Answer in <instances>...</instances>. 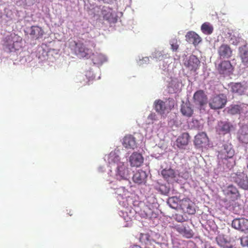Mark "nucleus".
<instances>
[{
    "instance_id": "20",
    "label": "nucleus",
    "mask_w": 248,
    "mask_h": 248,
    "mask_svg": "<svg viewBox=\"0 0 248 248\" xmlns=\"http://www.w3.org/2000/svg\"><path fill=\"white\" fill-rule=\"evenodd\" d=\"M123 145L126 148L134 149L137 147L135 138L131 135L125 136L123 140Z\"/></svg>"
},
{
    "instance_id": "36",
    "label": "nucleus",
    "mask_w": 248,
    "mask_h": 248,
    "mask_svg": "<svg viewBox=\"0 0 248 248\" xmlns=\"http://www.w3.org/2000/svg\"><path fill=\"white\" fill-rule=\"evenodd\" d=\"M175 218L179 222H182L185 220L184 217L182 215H176Z\"/></svg>"
},
{
    "instance_id": "3",
    "label": "nucleus",
    "mask_w": 248,
    "mask_h": 248,
    "mask_svg": "<svg viewBox=\"0 0 248 248\" xmlns=\"http://www.w3.org/2000/svg\"><path fill=\"white\" fill-rule=\"evenodd\" d=\"M234 155V151L231 145L226 144L223 145L220 157L223 160V163L226 164L227 168L229 170H231L235 164V161L232 158Z\"/></svg>"
},
{
    "instance_id": "13",
    "label": "nucleus",
    "mask_w": 248,
    "mask_h": 248,
    "mask_svg": "<svg viewBox=\"0 0 248 248\" xmlns=\"http://www.w3.org/2000/svg\"><path fill=\"white\" fill-rule=\"evenodd\" d=\"M200 64V61L195 55H190L188 59L185 61L184 65L190 71H196Z\"/></svg>"
},
{
    "instance_id": "18",
    "label": "nucleus",
    "mask_w": 248,
    "mask_h": 248,
    "mask_svg": "<svg viewBox=\"0 0 248 248\" xmlns=\"http://www.w3.org/2000/svg\"><path fill=\"white\" fill-rule=\"evenodd\" d=\"M102 15L104 19L108 21L110 23H115L117 21V16L112 9L107 8L102 11Z\"/></svg>"
},
{
    "instance_id": "10",
    "label": "nucleus",
    "mask_w": 248,
    "mask_h": 248,
    "mask_svg": "<svg viewBox=\"0 0 248 248\" xmlns=\"http://www.w3.org/2000/svg\"><path fill=\"white\" fill-rule=\"evenodd\" d=\"M118 152V151L116 150L111 151L106 157L110 167L116 166L117 170H120L122 162Z\"/></svg>"
},
{
    "instance_id": "24",
    "label": "nucleus",
    "mask_w": 248,
    "mask_h": 248,
    "mask_svg": "<svg viewBox=\"0 0 248 248\" xmlns=\"http://www.w3.org/2000/svg\"><path fill=\"white\" fill-rule=\"evenodd\" d=\"M135 173L133 176L134 182L138 184H141L145 182L147 177L146 171H134Z\"/></svg>"
},
{
    "instance_id": "23",
    "label": "nucleus",
    "mask_w": 248,
    "mask_h": 248,
    "mask_svg": "<svg viewBox=\"0 0 248 248\" xmlns=\"http://www.w3.org/2000/svg\"><path fill=\"white\" fill-rule=\"evenodd\" d=\"M239 55L242 63L244 65L248 66V46L247 45L239 47Z\"/></svg>"
},
{
    "instance_id": "34",
    "label": "nucleus",
    "mask_w": 248,
    "mask_h": 248,
    "mask_svg": "<svg viewBox=\"0 0 248 248\" xmlns=\"http://www.w3.org/2000/svg\"><path fill=\"white\" fill-rule=\"evenodd\" d=\"M240 240L241 244L243 247H248V236H242Z\"/></svg>"
},
{
    "instance_id": "29",
    "label": "nucleus",
    "mask_w": 248,
    "mask_h": 248,
    "mask_svg": "<svg viewBox=\"0 0 248 248\" xmlns=\"http://www.w3.org/2000/svg\"><path fill=\"white\" fill-rule=\"evenodd\" d=\"M242 110V108L238 105H232L228 108L227 112L231 115L240 114Z\"/></svg>"
},
{
    "instance_id": "30",
    "label": "nucleus",
    "mask_w": 248,
    "mask_h": 248,
    "mask_svg": "<svg viewBox=\"0 0 248 248\" xmlns=\"http://www.w3.org/2000/svg\"><path fill=\"white\" fill-rule=\"evenodd\" d=\"M201 30L206 34H211L213 31V27L209 23H204L201 26Z\"/></svg>"
},
{
    "instance_id": "2",
    "label": "nucleus",
    "mask_w": 248,
    "mask_h": 248,
    "mask_svg": "<svg viewBox=\"0 0 248 248\" xmlns=\"http://www.w3.org/2000/svg\"><path fill=\"white\" fill-rule=\"evenodd\" d=\"M175 101L172 98H169L163 101L160 99L156 100L154 104L155 111L161 115L166 112H169L174 107Z\"/></svg>"
},
{
    "instance_id": "17",
    "label": "nucleus",
    "mask_w": 248,
    "mask_h": 248,
    "mask_svg": "<svg viewBox=\"0 0 248 248\" xmlns=\"http://www.w3.org/2000/svg\"><path fill=\"white\" fill-rule=\"evenodd\" d=\"M129 162L131 166L139 167L143 163V157L140 154L134 152L129 157Z\"/></svg>"
},
{
    "instance_id": "26",
    "label": "nucleus",
    "mask_w": 248,
    "mask_h": 248,
    "mask_svg": "<svg viewBox=\"0 0 248 248\" xmlns=\"http://www.w3.org/2000/svg\"><path fill=\"white\" fill-rule=\"evenodd\" d=\"M231 91L238 95H242L246 91L245 87L241 83H232L230 84Z\"/></svg>"
},
{
    "instance_id": "5",
    "label": "nucleus",
    "mask_w": 248,
    "mask_h": 248,
    "mask_svg": "<svg viewBox=\"0 0 248 248\" xmlns=\"http://www.w3.org/2000/svg\"><path fill=\"white\" fill-rule=\"evenodd\" d=\"M232 181L234 182L242 188L248 189V177L244 171H237L231 174Z\"/></svg>"
},
{
    "instance_id": "11",
    "label": "nucleus",
    "mask_w": 248,
    "mask_h": 248,
    "mask_svg": "<svg viewBox=\"0 0 248 248\" xmlns=\"http://www.w3.org/2000/svg\"><path fill=\"white\" fill-rule=\"evenodd\" d=\"M173 228L185 238H190L194 235L192 230L187 224H178L175 225Z\"/></svg>"
},
{
    "instance_id": "38",
    "label": "nucleus",
    "mask_w": 248,
    "mask_h": 248,
    "mask_svg": "<svg viewBox=\"0 0 248 248\" xmlns=\"http://www.w3.org/2000/svg\"><path fill=\"white\" fill-rule=\"evenodd\" d=\"M169 171H161V174L162 175L164 176V177L167 179L169 178V177H170V175L169 174H168V172H169Z\"/></svg>"
},
{
    "instance_id": "8",
    "label": "nucleus",
    "mask_w": 248,
    "mask_h": 248,
    "mask_svg": "<svg viewBox=\"0 0 248 248\" xmlns=\"http://www.w3.org/2000/svg\"><path fill=\"white\" fill-rule=\"evenodd\" d=\"M216 68L220 75L229 76L232 72L233 67L229 61H222L219 64L216 65Z\"/></svg>"
},
{
    "instance_id": "37",
    "label": "nucleus",
    "mask_w": 248,
    "mask_h": 248,
    "mask_svg": "<svg viewBox=\"0 0 248 248\" xmlns=\"http://www.w3.org/2000/svg\"><path fill=\"white\" fill-rule=\"evenodd\" d=\"M175 200L176 199L174 197L170 198L168 200V203L170 204V206L173 208H174L175 207L171 204V203H176L175 201Z\"/></svg>"
},
{
    "instance_id": "31",
    "label": "nucleus",
    "mask_w": 248,
    "mask_h": 248,
    "mask_svg": "<svg viewBox=\"0 0 248 248\" xmlns=\"http://www.w3.org/2000/svg\"><path fill=\"white\" fill-rule=\"evenodd\" d=\"M140 240L141 243L146 244L150 241L151 236L148 233H141Z\"/></svg>"
},
{
    "instance_id": "9",
    "label": "nucleus",
    "mask_w": 248,
    "mask_h": 248,
    "mask_svg": "<svg viewBox=\"0 0 248 248\" xmlns=\"http://www.w3.org/2000/svg\"><path fill=\"white\" fill-rule=\"evenodd\" d=\"M224 194L230 198L232 201H235L240 198V194L236 186L230 185L222 190Z\"/></svg>"
},
{
    "instance_id": "28",
    "label": "nucleus",
    "mask_w": 248,
    "mask_h": 248,
    "mask_svg": "<svg viewBox=\"0 0 248 248\" xmlns=\"http://www.w3.org/2000/svg\"><path fill=\"white\" fill-rule=\"evenodd\" d=\"M216 241L217 244L223 248H230V242L224 237V235H219L216 237Z\"/></svg>"
},
{
    "instance_id": "27",
    "label": "nucleus",
    "mask_w": 248,
    "mask_h": 248,
    "mask_svg": "<svg viewBox=\"0 0 248 248\" xmlns=\"http://www.w3.org/2000/svg\"><path fill=\"white\" fill-rule=\"evenodd\" d=\"M189 136L187 133H184L177 139V143L179 147L186 146L188 144Z\"/></svg>"
},
{
    "instance_id": "14",
    "label": "nucleus",
    "mask_w": 248,
    "mask_h": 248,
    "mask_svg": "<svg viewBox=\"0 0 248 248\" xmlns=\"http://www.w3.org/2000/svg\"><path fill=\"white\" fill-rule=\"evenodd\" d=\"M217 53L220 59H229L232 55V50L229 45L223 44L218 47Z\"/></svg>"
},
{
    "instance_id": "21",
    "label": "nucleus",
    "mask_w": 248,
    "mask_h": 248,
    "mask_svg": "<svg viewBox=\"0 0 248 248\" xmlns=\"http://www.w3.org/2000/svg\"><path fill=\"white\" fill-rule=\"evenodd\" d=\"M29 34L33 39L37 40L42 38L44 31L38 26H32L30 28Z\"/></svg>"
},
{
    "instance_id": "6",
    "label": "nucleus",
    "mask_w": 248,
    "mask_h": 248,
    "mask_svg": "<svg viewBox=\"0 0 248 248\" xmlns=\"http://www.w3.org/2000/svg\"><path fill=\"white\" fill-rule=\"evenodd\" d=\"M226 103V96L223 94H220L211 98L209 105L211 109H218L223 108Z\"/></svg>"
},
{
    "instance_id": "35",
    "label": "nucleus",
    "mask_w": 248,
    "mask_h": 248,
    "mask_svg": "<svg viewBox=\"0 0 248 248\" xmlns=\"http://www.w3.org/2000/svg\"><path fill=\"white\" fill-rule=\"evenodd\" d=\"M148 119L151 120L152 123L157 120V116L155 113H151L148 116Z\"/></svg>"
},
{
    "instance_id": "32",
    "label": "nucleus",
    "mask_w": 248,
    "mask_h": 248,
    "mask_svg": "<svg viewBox=\"0 0 248 248\" xmlns=\"http://www.w3.org/2000/svg\"><path fill=\"white\" fill-rule=\"evenodd\" d=\"M103 56L101 54H97L94 55L92 58L93 62L95 64H99L102 62Z\"/></svg>"
},
{
    "instance_id": "33",
    "label": "nucleus",
    "mask_w": 248,
    "mask_h": 248,
    "mask_svg": "<svg viewBox=\"0 0 248 248\" xmlns=\"http://www.w3.org/2000/svg\"><path fill=\"white\" fill-rule=\"evenodd\" d=\"M171 48L173 51H176L178 48L179 45L177 44V40L174 39L171 42Z\"/></svg>"
},
{
    "instance_id": "4",
    "label": "nucleus",
    "mask_w": 248,
    "mask_h": 248,
    "mask_svg": "<svg viewBox=\"0 0 248 248\" xmlns=\"http://www.w3.org/2000/svg\"><path fill=\"white\" fill-rule=\"evenodd\" d=\"M5 45L11 52L18 50L22 46V38L15 33L11 34L7 38Z\"/></svg>"
},
{
    "instance_id": "7",
    "label": "nucleus",
    "mask_w": 248,
    "mask_h": 248,
    "mask_svg": "<svg viewBox=\"0 0 248 248\" xmlns=\"http://www.w3.org/2000/svg\"><path fill=\"white\" fill-rule=\"evenodd\" d=\"M180 206L185 213L194 215L196 213L195 203L188 198H185L180 201Z\"/></svg>"
},
{
    "instance_id": "22",
    "label": "nucleus",
    "mask_w": 248,
    "mask_h": 248,
    "mask_svg": "<svg viewBox=\"0 0 248 248\" xmlns=\"http://www.w3.org/2000/svg\"><path fill=\"white\" fill-rule=\"evenodd\" d=\"M193 109L189 102H183L181 107V112L183 116L186 117H190L193 114Z\"/></svg>"
},
{
    "instance_id": "25",
    "label": "nucleus",
    "mask_w": 248,
    "mask_h": 248,
    "mask_svg": "<svg viewBox=\"0 0 248 248\" xmlns=\"http://www.w3.org/2000/svg\"><path fill=\"white\" fill-rule=\"evenodd\" d=\"M186 37V40L189 43L193 44L194 46L197 45L201 41V37L194 31L188 32Z\"/></svg>"
},
{
    "instance_id": "19",
    "label": "nucleus",
    "mask_w": 248,
    "mask_h": 248,
    "mask_svg": "<svg viewBox=\"0 0 248 248\" xmlns=\"http://www.w3.org/2000/svg\"><path fill=\"white\" fill-rule=\"evenodd\" d=\"M208 142V138L204 132L200 133L195 137V144L199 147H202L207 145Z\"/></svg>"
},
{
    "instance_id": "16",
    "label": "nucleus",
    "mask_w": 248,
    "mask_h": 248,
    "mask_svg": "<svg viewBox=\"0 0 248 248\" xmlns=\"http://www.w3.org/2000/svg\"><path fill=\"white\" fill-rule=\"evenodd\" d=\"M193 99L195 104L199 106L201 109L207 102V96L202 90L197 91L194 94Z\"/></svg>"
},
{
    "instance_id": "12",
    "label": "nucleus",
    "mask_w": 248,
    "mask_h": 248,
    "mask_svg": "<svg viewBox=\"0 0 248 248\" xmlns=\"http://www.w3.org/2000/svg\"><path fill=\"white\" fill-rule=\"evenodd\" d=\"M220 134L225 135L235 129V126L227 121H219L217 128Z\"/></svg>"
},
{
    "instance_id": "1",
    "label": "nucleus",
    "mask_w": 248,
    "mask_h": 248,
    "mask_svg": "<svg viewBox=\"0 0 248 248\" xmlns=\"http://www.w3.org/2000/svg\"><path fill=\"white\" fill-rule=\"evenodd\" d=\"M75 43L74 48L75 54L80 58L88 59L91 55L93 54V49L95 47V43L92 41L85 42V44L81 42Z\"/></svg>"
},
{
    "instance_id": "15",
    "label": "nucleus",
    "mask_w": 248,
    "mask_h": 248,
    "mask_svg": "<svg viewBox=\"0 0 248 248\" xmlns=\"http://www.w3.org/2000/svg\"><path fill=\"white\" fill-rule=\"evenodd\" d=\"M232 226L236 230L245 232L248 230V219L244 218H235L232 220Z\"/></svg>"
}]
</instances>
